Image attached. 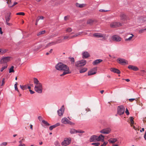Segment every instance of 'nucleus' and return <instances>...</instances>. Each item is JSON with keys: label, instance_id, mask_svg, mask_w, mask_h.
I'll return each instance as SVG.
<instances>
[{"label": "nucleus", "instance_id": "obj_31", "mask_svg": "<svg viewBox=\"0 0 146 146\" xmlns=\"http://www.w3.org/2000/svg\"><path fill=\"white\" fill-rule=\"evenodd\" d=\"M133 119L134 118L133 117H130V120L131 123L130 125L131 126H132V125L134 123Z\"/></svg>", "mask_w": 146, "mask_h": 146}, {"label": "nucleus", "instance_id": "obj_50", "mask_svg": "<svg viewBox=\"0 0 146 146\" xmlns=\"http://www.w3.org/2000/svg\"><path fill=\"white\" fill-rule=\"evenodd\" d=\"M144 32H145V31L144 30V29H142L139 31V33L140 34H141Z\"/></svg>", "mask_w": 146, "mask_h": 146}, {"label": "nucleus", "instance_id": "obj_30", "mask_svg": "<svg viewBox=\"0 0 146 146\" xmlns=\"http://www.w3.org/2000/svg\"><path fill=\"white\" fill-rule=\"evenodd\" d=\"M7 51V50L5 49H1L0 48V54H3L5 53Z\"/></svg>", "mask_w": 146, "mask_h": 146}, {"label": "nucleus", "instance_id": "obj_17", "mask_svg": "<svg viewBox=\"0 0 146 146\" xmlns=\"http://www.w3.org/2000/svg\"><path fill=\"white\" fill-rule=\"evenodd\" d=\"M104 137L102 135H100L98 137L97 136V141H101L102 142L104 141Z\"/></svg>", "mask_w": 146, "mask_h": 146}, {"label": "nucleus", "instance_id": "obj_7", "mask_svg": "<svg viewBox=\"0 0 146 146\" xmlns=\"http://www.w3.org/2000/svg\"><path fill=\"white\" fill-rule=\"evenodd\" d=\"M71 138H65L64 141L62 143L61 145L63 146H67L71 143Z\"/></svg>", "mask_w": 146, "mask_h": 146}, {"label": "nucleus", "instance_id": "obj_48", "mask_svg": "<svg viewBox=\"0 0 146 146\" xmlns=\"http://www.w3.org/2000/svg\"><path fill=\"white\" fill-rule=\"evenodd\" d=\"M125 113L127 115H128L129 114V111L127 108H126V110L125 111Z\"/></svg>", "mask_w": 146, "mask_h": 146}, {"label": "nucleus", "instance_id": "obj_61", "mask_svg": "<svg viewBox=\"0 0 146 146\" xmlns=\"http://www.w3.org/2000/svg\"><path fill=\"white\" fill-rule=\"evenodd\" d=\"M2 144L4 145H6L7 144V143L6 142H4L2 143Z\"/></svg>", "mask_w": 146, "mask_h": 146}, {"label": "nucleus", "instance_id": "obj_45", "mask_svg": "<svg viewBox=\"0 0 146 146\" xmlns=\"http://www.w3.org/2000/svg\"><path fill=\"white\" fill-rule=\"evenodd\" d=\"M54 145H55L56 146H60V143L58 141H56L55 142Z\"/></svg>", "mask_w": 146, "mask_h": 146}, {"label": "nucleus", "instance_id": "obj_47", "mask_svg": "<svg viewBox=\"0 0 146 146\" xmlns=\"http://www.w3.org/2000/svg\"><path fill=\"white\" fill-rule=\"evenodd\" d=\"M84 131L81 130H76V133H84Z\"/></svg>", "mask_w": 146, "mask_h": 146}, {"label": "nucleus", "instance_id": "obj_44", "mask_svg": "<svg viewBox=\"0 0 146 146\" xmlns=\"http://www.w3.org/2000/svg\"><path fill=\"white\" fill-rule=\"evenodd\" d=\"M16 15H20L24 16L25 15V14L23 12H19V13H17L16 14Z\"/></svg>", "mask_w": 146, "mask_h": 146}, {"label": "nucleus", "instance_id": "obj_25", "mask_svg": "<svg viewBox=\"0 0 146 146\" xmlns=\"http://www.w3.org/2000/svg\"><path fill=\"white\" fill-rule=\"evenodd\" d=\"M86 5V4H80L78 3H77L76 4V6L77 7L80 8H82L84 7H85Z\"/></svg>", "mask_w": 146, "mask_h": 146}, {"label": "nucleus", "instance_id": "obj_33", "mask_svg": "<svg viewBox=\"0 0 146 146\" xmlns=\"http://www.w3.org/2000/svg\"><path fill=\"white\" fill-rule=\"evenodd\" d=\"M76 130L74 129H71L70 130V133L71 134H74L76 133Z\"/></svg>", "mask_w": 146, "mask_h": 146}, {"label": "nucleus", "instance_id": "obj_18", "mask_svg": "<svg viewBox=\"0 0 146 146\" xmlns=\"http://www.w3.org/2000/svg\"><path fill=\"white\" fill-rule=\"evenodd\" d=\"M128 68L132 70L135 71H137L139 70L138 68L136 66L131 65H129Z\"/></svg>", "mask_w": 146, "mask_h": 146}, {"label": "nucleus", "instance_id": "obj_27", "mask_svg": "<svg viewBox=\"0 0 146 146\" xmlns=\"http://www.w3.org/2000/svg\"><path fill=\"white\" fill-rule=\"evenodd\" d=\"M7 66L8 65L7 64H4V65H3L2 68H1V72H3L5 69L7 68Z\"/></svg>", "mask_w": 146, "mask_h": 146}, {"label": "nucleus", "instance_id": "obj_60", "mask_svg": "<svg viewBox=\"0 0 146 146\" xmlns=\"http://www.w3.org/2000/svg\"><path fill=\"white\" fill-rule=\"evenodd\" d=\"M19 146H25V145L24 144H20L19 145Z\"/></svg>", "mask_w": 146, "mask_h": 146}, {"label": "nucleus", "instance_id": "obj_11", "mask_svg": "<svg viewBox=\"0 0 146 146\" xmlns=\"http://www.w3.org/2000/svg\"><path fill=\"white\" fill-rule=\"evenodd\" d=\"M97 68H94L89 71L88 72V75L90 76L96 74V73Z\"/></svg>", "mask_w": 146, "mask_h": 146}, {"label": "nucleus", "instance_id": "obj_62", "mask_svg": "<svg viewBox=\"0 0 146 146\" xmlns=\"http://www.w3.org/2000/svg\"><path fill=\"white\" fill-rule=\"evenodd\" d=\"M141 72L143 73H145L146 72L145 71V70H141Z\"/></svg>", "mask_w": 146, "mask_h": 146}, {"label": "nucleus", "instance_id": "obj_51", "mask_svg": "<svg viewBox=\"0 0 146 146\" xmlns=\"http://www.w3.org/2000/svg\"><path fill=\"white\" fill-rule=\"evenodd\" d=\"M34 47H33V50L34 51H37L39 49V48H35Z\"/></svg>", "mask_w": 146, "mask_h": 146}, {"label": "nucleus", "instance_id": "obj_46", "mask_svg": "<svg viewBox=\"0 0 146 146\" xmlns=\"http://www.w3.org/2000/svg\"><path fill=\"white\" fill-rule=\"evenodd\" d=\"M92 145H94L95 146H98L100 145V143H92Z\"/></svg>", "mask_w": 146, "mask_h": 146}, {"label": "nucleus", "instance_id": "obj_41", "mask_svg": "<svg viewBox=\"0 0 146 146\" xmlns=\"http://www.w3.org/2000/svg\"><path fill=\"white\" fill-rule=\"evenodd\" d=\"M69 58L70 59V61L71 62L72 64H73L74 62V59L73 57Z\"/></svg>", "mask_w": 146, "mask_h": 146}, {"label": "nucleus", "instance_id": "obj_49", "mask_svg": "<svg viewBox=\"0 0 146 146\" xmlns=\"http://www.w3.org/2000/svg\"><path fill=\"white\" fill-rule=\"evenodd\" d=\"M107 143L108 142H104L103 144L100 146H106L107 145Z\"/></svg>", "mask_w": 146, "mask_h": 146}, {"label": "nucleus", "instance_id": "obj_63", "mask_svg": "<svg viewBox=\"0 0 146 146\" xmlns=\"http://www.w3.org/2000/svg\"><path fill=\"white\" fill-rule=\"evenodd\" d=\"M144 138L145 140H146V131L144 135Z\"/></svg>", "mask_w": 146, "mask_h": 146}, {"label": "nucleus", "instance_id": "obj_16", "mask_svg": "<svg viewBox=\"0 0 146 146\" xmlns=\"http://www.w3.org/2000/svg\"><path fill=\"white\" fill-rule=\"evenodd\" d=\"M97 136L93 135L92 136L90 139V142H95L97 141Z\"/></svg>", "mask_w": 146, "mask_h": 146}, {"label": "nucleus", "instance_id": "obj_15", "mask_svg": "<svg viewBox=\"0 0 146 146\" xmlns=\"http://www.w3.org/2000/svg\"><path fill=\"white\" fill-rule=\"evenodd\" d=\"M64 110V106H63L58 111V113L59 116H62Z\"/></svg>", "mask_w": 146, "mask_h": 146}, {"label": "nucleus", "instance_id": "obj_64", "mask_svg": "<svg viewBox=\"0 0 146 146\" xmlns=\"http://www.w3.org/2000/svg\"><path fill=\"white\" fill-rule=\"evenodd\" d=\"M0 32L1 34H3V32L2 31V29L1 27H0Z\"/></svg>", "mask_w": 146, "mask_h": 146}, {"label": "nucleus", "instance_id": "obj_10", "mask_svg": "<svg viewBox=\"0 0 146 146\" xmlns=\"http://www.w3.org/2000/svg\"><path fill=\"white\" fill-rule=\"evenodd\" d=\"M117 61L120 64L122 65L128 64L127 61L124 59L121 58H118L117 60Z\"/></svg>", "mask_w": 146, "mask_h": 146}, {"label": "nucleus", "instance_id": "obj_29", "mask_svg": "<svg viewBox=\"0 0 146 146\" xmlns=\"http://www.w3.org/2000/svg\"><path fill=\"white\" fill-rule=\"evenodd\" d=\"M20 88L23 90H26L27 88V85L24 86L20 85Z\"/></svg>", "mask_w": 146, "mask_h": 146}, {"label": "nucleus", "instance_id": "obj_39", "mask_svg": "<svg viewBox=\"0 0 146 146\" xmlns=\"http://www.w3.org/2000/svg\"><path fill=\"white\" fill-rule=\"evenodd\" d=\"M56 44V43L54 42H51L47 44L46 46V47H48V46H50L51 45H54Z\"/></svg>", "mask_w": 146, "mask_h": 146}, {"label": "nucleus", "instance_id": "obj_12", "mask_svg": "<svg viewBox=\"0 0 146 146\" xmlns=\"http://www.w3.org/2000/svg\"><path fill=\"white\" fill-rule=\"evenodd\" d=\"M111 131V129L110 128H107L101 130L100 132L104 134H108L110 133Z\"/></svg>", "mask_w": 146, "mask_h": 146}, {"label": "nucleus", "instance_id": "obj_28", "mask_svg": "<svg viewBox=\"0 0 146 146\" xmlns=\"http://www.w3.org/2000/svg\"><path fill=\"white\" fill-rule=\"evenodd\" d=\"M87 70V68H84L81 69L80 71V73H82L85 72Z\"/></svg>", "mask_w": 146, "mask_h": 146}, {"label": "nucleus", "instance_id": "obj_1", "mask_svg": "<svg viewBox=\"0 0 146 146\" xmlns=\"http://www.w3.org/2000/svg\"><path fill=\"white\" fill-rule=\"evenodd\" d=\"M55 68L57 70L64 71L63 74L60 75L61 76L71 73L69 68L62 63H59L56 66Z\"/></svg>", "mask_w": 146, "mask_h": 146}, {"label": "nucleus", "instance_id": "obj_5", "mask_svg": "<svg viewBox=\"0 0 146 146\" xmlns=\"http://www.w3.org/2000/svg\"><path fill=\"white\" fill-rule=\"evenodd\" d=\"M12 59V57L11 56L5 57L1 59L0 62L1 64H7V62L10 61Z\"/></svg>", "mask_w": 146, "mask_h": 146}, {"label": "nucleus", "instance_id": "obj_56", "mask_svg": "<svg viewBox=\"0 0 146 146\" xmlns=\"http://www.w3.org/2000/svg\"><path fill=\"white\" fill-rule=\"evenodd\" d=\"M99 11L100 12H106V11H107V10H104V9H100L99 10Z\"/></svg>", "mask_w": 146, "mask_h": 146}, {"label": "nucleus", "instance_id": "obj_38", "mask_svg": "<svg viewBox=\"0 0 146 146\" xmlns=\"http://www.w3.org/2000/svg\"><path fill=\"white\" fill-rule=\"evenodd\" d=\"M14 86L15 90L17 91L18 92H19V90L17 88V82L15 83Z\"/></svg>", "mask_w": 146, "mask_h": 146}, {"label": "nucleus", "instance_id": "obj_59", "mask_svg": "<svg viewBox=\"0 0 146 146\" xmlns=\"http://www.w3.org/2000/svg\"><path fill=\"white\" fill-rule=\"evenodd\" d=\"M39 19H41L42 20H43L44 19V17L42 16H41L40 17H39Z\"/></svg>", "mask_w": 146, "mask_h": 146}, {"label": "nucleus", "instance_id": "obj_36", "mask_svg": "<svg viewBox=\"0 0 146 146\" xmlns=\"http://www.w3.org/2000/svg\"><path fill=\"white\" fill-rule=\"evenodd\" d=\"M7 3L8 4L9 6V7H12L10 6L11 5H12L13 3L11 2V0H7Z\"/></svg>", "mask_w": 146, "mask_h": 146}, {"label": "nucleus", "instance_id": "obj_6", "mask_svg": "<svg viewBox=\"0 0 146 146\" xmlns=\"http://www.w3.org/2000/svg\"><path fill=\"white\" fill-rule=\"evenodd\" d=\"M123 23L119 22H113L110 24V27L112 28H115L122 25Z\"/></svg>", "mask_w": 146, "mask_h": 146}, {"label": "nucleus", "instance_id": "obj_43", "mask_svg": "<svg viewBox=\"0 0 146 146\" xmlns=\"http://www.w3.org/2000/svg\"><path fill=\"white\" fill-rule=\"evenodd\" d=\"M80 34L81 33H76V34H75V35H74V36H71L70 38H73L74 37L77 36H78V35H80Z\"/></svg>", "mask_w": 146, "mask_h": 146}, {"label": "nucleus", "instance_id": "obj_34", "mask_svg": "<svg viewBox=\"0 0 146 146\" xmlns=\"http://www.w3.org/2000/svg\"><path fill=\"white\" fill-rule=\"evenodd\" d=\"M45 31H41L39 32L37 34V36H39L40 35H43L45 33Z\"/></svg>", "mask_w": 146, "mask_h": 146}, {"label": "nucleus", "instance_id": "obj_20", "mask_svg": "<svg viewBox=\"0 0 146 146\" xmlns=\"http://www.w3.org/2000/svg\"><path fill=\"white\" fill-rule=\"evenodd\" d=\"M5 22L9 26H11L12 25V24L9 23L8 22L10 20L11 18L10 17V15L8 17H5Z\"/></svg>", "mask_w": 146, "mask_h": 146}, {"label": "nucleus", "instance_id": "obj_9", "mask_svg": "<svg viewBox=\"0 0 146 146\" xmlns=\"http://www.w3.org/2000/svg\"><path fill=\"white\" fill-rule=\"evenodd\" d=\"M111 39L113 41L116 42H119L122 40V38L117 35H114L112 36Z\"/></svg>", "mask_w": 146, "mask_h": 146}, {"label": "nucleus", "instance_id": "obj_26", "mask_svg": "<svg viewBox=\"0 0 146 146\" xmlns=\"http://www.w3.org/2000/svg\"><path fill=\"white\" fill-rule=\"evenodd\" d=\"M120 19L122 21H124L126 18V16L124 14H121L120 15Z\"/></svg>", "mask_w": 146, "mask_h": 146}, {"label": "nucleus", "instance_id": "obj_13", "mask_svg": "<svg viewBox=\"0 0 146 146\" xmlns=\"http://www.w3.org/2000/svg\"><path fill=\"white\" fill-rule=\"evenodd\" d=\"M93 36L94 37L97 38H101V37H105V35L103 34L99 33H94L93 35Z\"/></svg>", "mask_w": 146, "mask_h": 146}, {"label": "nucleus", "instance_id": "obj_52", "mask_svg": "<svg viewBox=\"0 0 146 146\" xmlns=\"http://www.w3.org/2000/svg\"><path fill=\"white\" fill-rule=\"evenodd\" d=\"M69 38V36H64L63 37V39L64 40H66L68 39Z\"/></svg>", "mask_w": 146, "mask_h": 146}, {"label": "nucleus", "instance_id": "obj_55", "mask_svg": "<svg viewBox=\"0 0 146 146\" xmlns=\"http://www.w3.org/2000/svg\"><path fill=\"white\" fill-rule=\"evenodd\" d=\"M129 101L130 102H132L133 100H136L135 98H131V99H129Z\"/></svg>", "mask_w": 146, "mask_h": 146}, {"label": "nucleus", "instance_id": "obj_21", "mask_svg": "<svg viewBox=\"0 0 146 146\" xmlns=\"http://www.w3.org/2000/svg\"><path fill=\"white\" fill-rule=\"evenodd\" d=\"M102 61V60L101 59H97L94 61L92 64L94 65H96Z\"/></svg>", "mask_w": 146, "mask_h": 146}, {"label": "nucleus", "instance_id": "obj_42", "mask_svg": "<svg viewBox=\"0 0 146 146\" xmlns=\"http://www.w3.org/2000/svg\"><path fill=\"white\" fill-rule=\"evenodd\" d=\"M63 39H59L57 40L55 42L56 44L57 43H59L62 42L63 41Z\"/></svg>", "mask_w": 146, "mask_h": 146}, {"label": "nucleus", "instance_id": "obj_32", "mask_svg": "<svg viewBox=\"0 0 146 146\" xmlns=\"http://www.w3.org/2000/svg\"><path fill=\"white\" fill-rule=\"evenodd\" d=\"M42 122L46 126H48L50 125V124L47 121L44 120H42Z\"/></svg>", "mask_w": 146, "mask_h": 146}, {"label": "nucleus", "instance_id": "obj_19", "mask_svg": "<svg viewBox=\"0 0 146 146\" xmlns=\"http://www.w3.org/2000/svg\"><path fill=\"white\" fill-rule=\"evenodd\" d=\"M110 70L111 72L117 74H119L120 73V71L116 68H110Z\"/></svg>", "mask_w": 146, "mask_h": 146}, {"label": "nucleus", "instance_id": "obj_22", "mask_svg": "<svg viewBox=\"0 0 146 146\" xmlns=\"http://www.w3.org/2000/svg\"><path fill=\"white\" fill-rule=\"evenodd\" d=\"M83 58H87L90 56L89 54L87 52H85L83 53Z\"/></svg>", "mask_w": 146, "mask_h": 146}, {"label": "nucleus", "instance_id": "obj_4", "mask_svg": "<svg viewBox=\"0 0 146 146\" xmlns=\"http://www.w3.org/2000/svg\"><path fill=\"white\" fill-rule=\"evenodd\" d=\"M125 108L123 106H118L117 108V113L119 115H123L124 113Z\"/></svg>", "mask_w": 146, "mask_h": 146}, {"label": "nucleus", "instance_id": "obj_54", "mask_svg": "<svg viewBox=\"0 0 146 146\" xmlns=\"http://www.w3.org/2000/svg\"><path fill=\"white\" fill-rule=\"evenodd\" d=\"M5 78H3V80L2 81V84L1 86H2L3 85L5 84Z\"/></svg>", "mask_w": 146, "mask_h": 146}, {"label": "nucleus", "instance_id": "obj_2", "mask_svg": "<svg viewBox=\"0 0 146 146\" xmlns=\"http://www.w3.org/2000/svg\"><path fill=\"white\" fill-rule=\"evenodd\" d=\"M34 82L35 84L34 88L35 90L38 93H41L42 90V84L39 82V81L36 78H34Z\"/></svg>", "mask_w": 146, "mask_h": 146}, {"label": "nucleus", "instance_id": "obj_14", "mask_svg": "<svg viewBox=\"0 0 146 146\" xmlns=\"http://www.w3.org/2000/svg\"><path fill=\"white\" fill-rule=\"evenodd\" d=\"M97 22V21L95 19H89L87 22V23L90 25H92L94 23H96Z\"/></svg>", "mask_w": 146, "mask_h": 146}, {"label": "nucleus", "instance_id": "obj_53", "mask_svg": "<svg viewBox=\"0 0 146 146\" xmlns=\"http://www.w3.org/2000/svg\"><path fill=\"white\" fill-rule=\"evenodd\" d=\"M25 140L23 138L21 140L19 141L20 144H22V143L25 141Z\"/></svg>", "mask_w": 146, "mask_h": 146}, {"label": "nucleus", "instance_id": "obj_35", "mask_svg": "<svg viewBox=\"0 0 146 146\" xmlns=\"http://www.w3.org/2000/svg\"><path fill=\"white\" fill-rule=\"evenodd\" d=\"M14 66H12L11 68L9 69V73H10L11 72H14L15 71L14 70Z\"/></svg>", "mask_w": 146, "mask_h": 146}, {"label": "nucleus", "instance_id": "obj_57", "mask_svg": "<svg viewBox=\"0 0 146 146\" xmlns=\"http://www.w3.org/2000/svg\"><path fill=\"white\" fill-rule=\"evenodd\" d=\"M17 4V3L16 2H15L13 3L12 5H10L11 7H13L14 6L16 5Z\"/></svg>", "mask_w": 146, "mask_h": 146}, {"label": "nucleus", "instance_id": "obj_8", "mask_svg": "<svg viewBox=\"0 0 146 146\" xmlns=\"http://www.w3.org/2000/svg\"><path fill=\"white\" fill-rule=\"evenodd\" d=\"M61 122L62 123L64 124H68L70 125H73L74 124V123L69 120L66 117H64L62 119Z\"/></svg>", "mask_w": 146, "mask_h": 146}, {"label": "nucleus", "instance_id": "obj_40", "mask_svg": "<svg viewBox=\"0 0 146 146\" xmlns=\"http://www.w3.org/2000/svg\"><path fill=\"white\" fill-rule=\"evenodd\" d=\"M131 35L132 36H130L128 38H126L125 39V40L126 41H130L131 40L133 37L134 36V35L133 34H131Z\"/></svg>", "mask_w": 146, "mask_h": 146}, {"label": "nucleus", "instance_id": "obj_24", "mask_svg": "<svg viewBox=\"0 0 146 146\" xmlns=\"http://www.w3.org/2000/svg\"><path fill=\"white\" fill-rule=\"evenodd\" d=\"M117 141V139L116 138H111L108 140L110 143H113Z\"/></svg>", "mask_w": 146, "mask_h": 146}, {"label": "nucleus", "instance_id": "obj_23", "mask_svg": "<svg viewBox=\"0 0 146 146\" xmlns=\"http://www.w3.org/2000/svg\"><path fill=\"white\" fill-rule=\"evenodd\" d=\"M60 125V123H57L55 125L50 126L49 128V129L50 130H52L53 128Z\"/></svg>", "mask_w": 146, "mask_h": 146}, {"label": "nucleus", "instance_id": "obj_37", "mask_svg": "<svg viewBox=\"0 0 146 146\" xmlns=\"http://www.w3.org/2000/svg\"><path fill=\"white\" fill-rule=\"evenodd\" d=\"M72 31V29L70 27H68L67 28L66 30V33H70Z\"/></svg>", "mask_w": 146, "mask_h": 146}, {"label": "nucleus", "instance_id": "obj_58", "mask_svg": "<svg viewBox=\"0 0 146 146\" xmlns=\"http://www.w3.org/2000/svg\"><path fill=\"white\" fill-rule=\"evenodd\" d=\"M29 91L31 94H33L34 93V92L31 90H29Z\"/></svg>", "mask_w": 146, "mask_h": 146}, {"label": "nucleus", "instance_id": "obj_3", "mask_svg": "<svg viewBox=\"0 0 146 146\" xmlns=\"http://www.w3.org/2000/svg\"><path fill=\"white\" fill-rule=\"evenodd\" d=\"M86 63V62L84 60H82L76 62L75 64V66L77 67H80L84 66Z\"/></svg>", "mask_w": 146, "mask_h": 146}]
</instances>
